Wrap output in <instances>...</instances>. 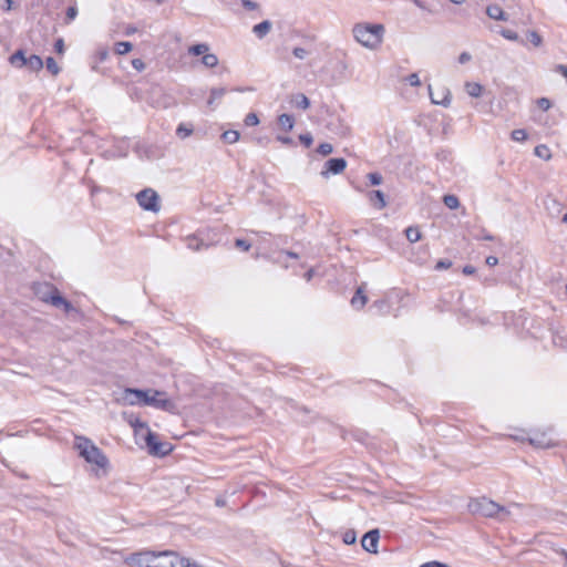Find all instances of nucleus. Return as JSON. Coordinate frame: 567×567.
Segmentation results:
<instances>
[{
  "label": "nucleus",
  "instance_id": "29",
  "mask_svg": "<svg viewBox=\"0 0 567 567\" xmlns=\"http://www.w3.org/2000/svg\"><path fill=\"white\" fill-rule=\"evenodd\" d=\"M187 247L194 251L199 250L202 247L206 246L204 241L199 238H197L195 235L188 236L186 238Z\"/></svg>",
  "mask_w": 567,
  "mask_h": 567
},
{
  "label": "nucleus",
  "instance_id": "53",
  "mask_svg": "<svg viewBox=\"0 0 567 567\" xmlns=\"http://www.w3.org/2000/svg\"><path fill=\"white\" fill-rule=\"evenodd\" d=\"M277 141H279L280 143H282L285 145H290V146L296 145L295 141L291 137H289V136L278 135L277 136Z\"/></svg>",
  "mask_w": 567,
  "mask_h": 567
},
{
  "label": "nucleus",
  "instance_id": "31",
  "mask_svg": "<svg viewBox=\"0 0 567 567\" xmlns=\"http://www.w3.org/2000/svg\"><path fill=\"white\" fill-rule=\"evenodd\" d=\"M405 236L410 243H416L421 238V233L417 227L410 226L405 229Z\"/></svg>",
  "mask_w": 567,
  "mask_h": 567
},
{
  "label": "nucleus",
  "instance_id": "5",
  "mask_svg": "<svg viewBox=\"0 0 567 567\" xmlns=\"http://www.w3.org/2000/svg\"><path fill=\"white\" fill-rule=\"evenodd\" d=\"M144 405L166 412H174L176 409V404L168 399L165 391L155 389H144Z\"/></svg>",
  "mask_w": 567,
  "mask_h": 567
},
{
  "label": "nucleus",
  "instance_id": "8",
  "mask_svg": "<svg viewBox=\"0 0 567 567\" xmlns=\"http://www.w3.org/2000/svg\"><path fill=\"white\" fill-rule=\"evenodd\" d=\"M115 401L121 404H137L142 402V390L140 389H125L120 392H115Z\"/></svg>",
  "mask_w": 567,
  "mask_h": 567
},
{
  "label": "nucleus",
  "instance_id": "44",
  "mask_svg": "<svg viewBox=\"0 0 567 567\" xmlns=\"http://www.w3.org/2000/svg\"><path fill=\"white\" fill-rule=\"evenodd\" d=\"M225 93H226V89L225 87H213L210 90V95L215 100L221 99L225 95Z\"/></svg>",
  "mask_w": 567,
  "mask_h": 567
},
{
  "label": "nucleus",
  "instance_id": "36",
  "mask_svg": "<svg viewBox=\"0 0 567 567\" xmlns=\"http://www.w3.org/2000/svg\"><path fill=\"white\" fill-rule=\"evenodd\" d=\"M45 65L48 71H50L53 75H56L60 72V68L53 58H48L45 61Z\"/></svg>",
  "mask_w": 567,
  "mask_h": 567
},
{
  "label": "nucleus",
  "instance_id": "14",
  "mask_svg": "<svg viewBox=\"0 0 567 567\" xmlns=\"http://www.w3.org/2000/svg\"><path fill=\"white\" fill-rule=\"evenodd\" d=\"M427 89H429L431 102L433 104L442 105L444 107H447L451 104L452 94H451L450 90L444 89V90H442V92L440 94H437L435 96L434 93L432 92V86L430 84H429Z\"/></svg>",
  "mask_w": 567,
  "mask_h": 567
},
{
  "label": "nucleus",
  "instance_id": "23",
  "mask_svg": "<svg viewBox=\"0 0 567 567\" xmlns=\"http://www.w3.org/2000/svg\"><path fill=\"white\" fill-rule=\"evenodd\" d=\"M28 58L24 55L22 50H18L10 56V63L16 68H22L27 65Z\"/></svg>",
  "mask_w": 567,
  "mask_h": 567
},
{
  "label": "nucleus",
  "instance_id": "27",
  "mask_svg": "<svg viewBox=\"0 0 567 567\" xmlns=\"http://www.w3.org/2000/svg\"><path fill=\"white\" fill-rule=\"evenodd\" d=\"M239 137H240V134H239V132H238V131H236V130H228V131H225V132L221 134V136H220V138H221L225 143H227V144H234V143H236V142L239 140Z\"/></svg>",
  "mask_w": 567,
  "mask_h": 567
},
{
  "label": "nucleus",
  "instance_id": "2",
  "mask_svg": "<svg viewBox=\"0 0 567 567\" xmlns=\"http://www.w3.org/2000/svg\"><path fill=\"white\" fill-rule=\"evenodd\" d=\"M468 509L473 514H480L484 517H498L502 520L509 515V511L506 507L486 497L471 499Z\"/></svg>",
  "mask_w": 567,
  "mask_h": 567
},
{
  "label": "nucleus",
  "instance_id": "18",
  "mask_svg": "<svg viewBox=\"0 0 567 567\" xmlns=\"http://www.w3.org/2000/svg\"><path fill=\"white\" fill-rule=\"evenodd\" d=\"M50 290H58L48 284H39L34 287V292L40 300L50 303Z\"/></svg>",
  "mask_w": 567,
  "mask_h": 567
},
{
  "label": "nucleus",
  "instance_id": "30",
  "mask_svg": "<svg viewBox=\"0 0 567 567\" xmlns=\"http://www.w3.org/2000/svg\"><path fill=\"white\" fill-rule=\"evenodd\" d=\"M293 102L297 107L307 110L310 106L309 99L303 93H298L293 96Z\"/></svg>",
  "mask_w": 567,
  "mask_h": 567
},
{
  "label": "nucleus",
  "instance_id": "19",
  "mask_svg": "<svg viewBox=\"0 0 567 567\" xmlns=\"http://www.w3.org/2000/svg\"><path fill=\"white\" fill-rule=\"evenodd\" d=\"M369 200L378 209H382L386 206L385 195L382 190H371L369 193Z\"/></svg>",
  "mask_w": 567,
  "mask_h": 567
},
{
  "label": "nucleus",
  "instance_id": "11",
  "mask_svg": "<svg viewBox=\"0 0 567 567\" xmlns=\"http://www.w3.org/2000/svg\"><path fill=\"white\" fill-rule=\"evenodd\" d=\"M380 539V532L379 529H371L368 533H365L361 539V545L364 550L375 554L378 553V544Z\"/></svg>",
  "mask_w": 567,
  "mask_h": 567
},
{
  "label": "nucleus",
  "instance_id": "42",
  "mask_svg": "<svg viewBox=\"0 0 567 567\" xmlns=\"http://www.w3.org/2000/svg\"><path fill=\"white\" fill-rule=\"evenodd\" d=\"M501 34L507 39V40H511V41H518L519 40V37L518 34L513 31V30H509V29H503L501 30Z\"/></svg>",
  "mask_w": 567,
  "mask_h": 567
},
{
  "label": "nucleus",
  "instance_id": "16",
  "mask_svg": "<svg viewBox=\"0 0 567 567\" xmlns=\"http://www.w3.org/2000/svg\"><path fill=\"white\" fill-rule=\"evenodd\" d=\"M486 14L497 21H507L508 16L506 12L503 11V9L498 4H489L486 8Z\"/></svg>",
  "mask_w": 567,
  "mask_h": 567
},
{
  "label": "nucleus",
  "instance_id": "46",
  "mask_svg": "<svg viewBox=\"0 0 567 567\" xmlns=\"http://www.w3.org/2000/svg\"><path fill=\"white\" fill-rule=\"evenodd\" d=\"M235 246L239 249H243L244 251H248L251 247L250 243L239 238L235 240Z\"/></svg>",
  "mask_w": 567,
  "mask_h": 567
},
{
  "label": "nucleus",
  "instance_id": "1",
  "mask_svg": "<svg viewBox=\"0 0 567 567\" xmlns=\"http://www.w3.org/2000/svg\"><path fill=\"white\" fill-rule=\"evenodd\" d=\"M352 33L360 44L369 49H375L382 42L384 27L382 24L357 23Z\"/></svg>",
  "mask_w": 567,
  "mask_h": 567
},
{
  "label": "nucleus",
  "instance_id": "4",
  "mask_svg": "<svg viewBox=\"0 0 567 567\" xmlns=\"http://www.w3.org/2000/svg\"><path fill=\"white\" fill-rule=\"evenodd\" d=\"M144 430L147 431L144 443L150 455L162 458L173 452L174 446L167 441H161L159 435L151 431L146 422H144Z\"/></svg>",
  "mask_w": 567,
  "mask_h": 567
},
{
  "label": "nucleus",
  "instance_id": "59",
  "mask_svg": "<svg viewBox=\"0 0 567 567\" xmlns=\"http://www.w3.org/2000/svg\"><path fill=\"white\" fill-rule=\"evenodd\" d=\"M462 271H463L464 275L470 276V275L475 274L476 269L472 265H466V266L463 267Z\"/></svg>",
  "mask_w": 567,
  "mask_h": 567
},
{
  "label": "nucleus",
  "instance_id": "12",
  "mask_svg": "<svg viewBox=\"0 0 567 567\" xmlns=\"http://www.w3.org/2000/svg\"><path fill=\"white\" fill-rule=\"evenodd\" d=\"M50 303L56 308H62L66 313L74 309L71 302L63 298L58 290H50Z\"/></svg>",
  "mask_w": 567,
  "mask_h": 567
},
{
  "label": "nucleus",
  "instance_id": "49",
  "mask_svg": "<svg viewBox=\"0 0 567 567\" xmlns=\"http://www.w3.org/2000/svg\"><path fill=\"white\" fill-rule=\"evenodd\" d=\"M292 54H293L297 59L302 60V59H305V58L307 56L308 52H307V50H305L303 48H299V47H297V48H295V49L292 50Z\"/></svg>",
  "mask_w": 567,
  "mask_h": 567
},
{
  "label": "nucleus",
  "instance_id": "55",
  "mask_svg": "<svg viewBox=\"0 0 567 567\" xmlns=\"http://www.w3.org/2000/svg\"><path fill=\"white\" fill-rule=\"evenodd\" d=\"M472 56L468 52H462L460 55H458V62L461 64H465L467 63L468 61H471Z\"/></svg>",
  "mask_w": 567,
  "mask_h": 567
},
{
  "label": "nucleus",
  "instance_id": "21",
  "mask_svg": "<svg viewBox=\"0 0 567 567\" xmlns=\"http://www.w3.org/2000/svg\"><path fill=\"white\" fill-rule=\"evenodd\" d=\"M123 419L130 424V426L134 430L135 436L138 433V429L142 427V422L138 415H134L133 413L123 412Z\"/></svg>",
  "mask_w": 567,
  "mask_h": 567
},
{
  "label": "nucleus",
  "instance_id": "57",
  "mask_svg": "<svg viewBox=\"0 0 567 567\" xmlns=\"http://www.w3.org/2000/svg\"><path fill=\"white\" fill-rule=\"evenodd\" d=\"M54 49L58 53H63L64 51V42L62 39H58L55 44H54Z\"/></svg>",
  "mask_w": 567,
  "mask_h": 567
},
{
  "label": "nucleus",
  "instance_id": "15",
  "mask_svg": "<svg viewBox=\"0 0 567 567\" xmlns=\"http://www.w3.org/2000/svg\"><path fill=\"white\" fill-rule=\"evenodd\" d=\"M544 206L551 217L558 216L563 210V205L551 195L545 197Z\"/></svg>",
  "mask_w": 567,
  "mask_h": 567
},
{
  "label": "nucleus",
  "instance_id": "51",
  "mask_svg": "<svg viewBox=\"0 0 567 567\" xmlns=\"http://www.w3.org/2000/svg\"><path fill=\"white\" fill-rule=\"evenodd\" d=\"M78 16V9L76 7H69L66 10V20L68 22L74 20Z\"/></svg>",
  "mask_w": 567,
  "mask_h": 567
},
{
  "label": "nucleus",
  "instance_id": "54",
  "mask_svg": "<svg viewBox=\"0 0 567 567\" xmlns=\"http://www.w3.org/2000/svg\"><path fill=\"white\" fill-rule=\"evenodd\" d=\"M175 567H197V565L195 563L189 561V559L181 557V563L176 564Z\"/></svg>",
  "mask_w": 567,
  "mask_h": 567
},
{
  "label": "nucleus",
  "instance_id": "28",
  "mask_svg": "<svg viewBox=\"0 0 567 567\" xmlns=\"http://www.w3.org/2000/svg\"><path fill=\"white\" fill-rule=\"evenodd\" d=\"M534 154L544 161H549L551 158L550 150L544 144L537 145L534 150Z\"/></svg>",
  "mask_w": 567,
  "mask_h": 567
},
{
  "label": "nucleus",
  "instance_id": "40",
  "mask_svg": "<svg viewBox=\"0 0 567 567\" xmlns=\"http://www.w3.org/2000/svg\"><path fill=\"white\" fill-rule=\"evenodd\" d=\"M357 540V535H355V532L354 530H347L344 534H343V543L347 544V545H352L354 544Z\"/></svg>",
  "mask_w": 567,
  "mask_h": 567
},
{
  "label": "nucleus",
  "instance_id": "13",
  "mask_svg": "<svg viewBox=\"0 0 567 567\" xmlns=\"http://www.w3.org/2000/svg\"><path fill=\"white\" fill-rule=\"evenodd\" d=\"M50 303L56 308H62L66 313L74 309L71 302L63 298L58 290H50Z\"/></svg>",
  "mask_w": 567,
  "mask_h": 567
},
{
  "label": "nucleus",
  "instance_id": "38",
  "mask_svg": "<svg viewBox=\"0 0 567 567\" xmlns=\"http://www.w3.org/2000/svg\"><path fill=\"white\" fill-rule=\"evenodd\" d=\"M529 41L534 44V47H539L543 43V39L536 31H529L527 34Z\"/></svg>",
  "mask_w": 567,
  "mask_h": 567
},
{
  "label": "nucleus",
  "instance_id": "48",
  "mask_svg": "<svg viewBox=\"0 0 567 567\" xmlns=\"http://www.w3.org/2000/svg\"><path fill=\"white\" fill-rule=\"evenodd\" d=\"M537 105L543 111H547L551 106V103H550V101L548 99L540 97V99L537 100Z\"/></svg>",
  "mask_w": 567,
  "mask_h": 567
},
{
  "label": "nucleus",
  "instance_id": "3",
  "mask_svg": "<svg viewBox=\"0 0 567 567\" xmlns=\"http://www.w3.org/2000/svg\"><path fill=\"white\" fill-rule=\"evenodd\" d=\"M75 447L87 463L95 464L99 468L103 470L107 466V457L90 440L76 437Z\"/></svg>",
  "mask_w": 567,
  "mask_h": 567
},
{
  "label": "nucleus",
  "instance_id": "20",
  "mask_svg": "<svg viewBox=\"0 0 567 567\" xmlns=\"http://www.w3.org/2000/svg\"><path fill=\"white\" fill-rule=\"evenodd\" d=\"M272 24L269 20H264L260 23L254 25L252 32L257 38L262 39L269 33Z\"/></svg>",
  "mask_w": 567,
  "mask_h": 567
},
{
  "label": "nucleus",
  "instance_id": "43",
  "mask_svg": "<svg viewBox=\"0 0 567 567\" xmlns=\"http://www.w3.org/2000/svg\"><path fill=\"white\" fill-rule=\"evenodd\" d=\"M405 80L411 86H420L421 85V81H420L417 73L409 74Z\"/></svg>",
  "mask_w": 567,
  "mask_h": 567
},
{
  "label": "nucleus",
  "instance_id": "64",
  "mask_svg": "<svg viewBox=\"0 0 567 567\" xmlns=\"http://www.w3.org/2000/svg\"><path fill=\"white\" fill-rule=\"evenodd\" d=\"M480 238L483 240H494L495 239V237L493 235L485 233V231L483 233V235Z\"/></svg>",
  "mask_w": 567,
  "mask_h": 567
},
{
  "label": "nucleus",
  "instance_id": "32",
  "mask_svg": "<svg viewBox=\"0 0 567 567\" xmlns=\"http://www.w3.org/2000/svg\"><path fill=\"white\" fill-rule=\"evenodd\" d=\"M443 203L450 209H456L460 207L458 198L452 194L444 195Z\"/></svg>",
  "mask_w": 567,
  "mask_h": 567
},
{
  "label": "nucleus",
  "instance_id": "52",
  "mask_svg": "<svg viewBox=\"0 0 567 567\" xmlns=\"http://www.w3.org/2000/svg\"><path fill=\"white\" fill-rule=\"evenodd\" d=\"M420 567H450V566L442 561L432 560V561L422 564Z\"/></svg>",
  "mask_w": 567,
  "mask_h": 567
},
{
  "label": "nucleus",
  "instance_id": "63",
  "mask_svg": "<svg viewBox=\"0 0 567 567\" xmlns=\"http://www.w3.org/2000/svg\"><path fill=\"white\" fill-rule=\"evenodd\" d=\"M215 504H216V506H218V507H223V506H225V505H226V499H225V498H223V497H217V498L215 499Z\"/></svg>",
  "mask_w": 567,
  "mask_h": 567
},
{
  "label": "nucleus",
  "instance_id": "25",
  "mask_svg": "<svg viewBox=\"0 0 567 567\" xmlns=\"http://www.w3.org/2000/svg\"><path fill=\"white\" fill-rule=\"evenodd\" d=\"M465 90L470 96L480 97L483 92V86L476 82H466Z\"/></svg>",
  "mask_w": 567,
  "mask_h": 567
},
{
  "label": "nucleus",
  "instance_id": "6",
  "mask_svg": "<svg viewBox=\"0 0 567 567\" xmlns=\"http://www.w3.org/2000/svg\"><path fill=\"white\" fill-rule=\"evenodd\" d=\"M144 563H146V567H175L181 563V557L171 550L161 553L144 550Z\"/></svg>",
  "mask_w": 567,
  "mask_h": 567
},
{
  "label": "nucleus",
  "instance_id": "34",
  "mask_svg": "<svg viewBox=\"0 0 567 567\" xmlns=\"http://www.w3.org/2000/svg\"><path fill=\"white\" fill-rule=\"evenodd\" d=\"M133 45L128 41H122L115 43V52L117 54H125L128 53L132 50Z\"/></svg>",
  "mask_w": 567,
  "mask_h": 567
},
{
  "label": "nucleus",
  "instance_id": "22",
  "mask_svg": "<svg viewBox=\"0 0 567 567\" xmlns=\"http://www.w3.org/2000/svg\"><path fill=\"white\" fill-rule=\"evenodd\" d=\"M368 301V298L367 296L364 295L363 292V286H360L354 296L352 297L351 299V305L354 307V308H362Z\"/></svg>",
  "mask_w": 567,
  "mask_h": 567
},
{
  "label": "nucleus",
  "instance_id": "37",
  "mask_svg": "<svg viewBox=\"0 0 567 567\" xmlns=\"http://www.w3.org/2000/svg\"><path fill=\"white\" fill-rule=\"evenodd\" d=\"M511 136H512V140H514L516 142H523L527 138V133L523 128H517L512 132Z\"/></svg>",
  "mask_w": 567,
  "mask_h": 567
},
{
  "label": "nucleus",
  "instance_id": "41",
  "mask_svg": "<svg viewBox=\"0 0 567 567\" xmlns=\"http://www.w3.org/2000/svg\"><path fill=\"white\" fill-rule=\"evenodd\" d=\"M369 182L371 183V185H380L382 183V175L378 172H373V173H369L367 175Z\"/></svg>",
  "mask_w": 567,
  "mask_h": 567
},
{
  "label": "nucleus",
  "instance_id": "17",
  "mask_svg": "<svg viewBox=\"0 0 567 567\" xmlns=\"http://www.w3.org/2000/svg\"><path fill=\"white\" fill-rule=\"evenodd\" d=\"M529 443L536 447L547 449L554 445V442L545 433H535L529 437Z\"/></svg>",
  "mask_w": 567,
  "mask_h": 567
},
{
  "label": "nucleus",
  "instance_id": "45",
  "mask_svg": "<svg viewBox=\"0 0 567 567\" xmlns=\"http://www.w3.org/2000/svg\"><path fill=\"white\" fill-rule=\"evenodd\" d=\"M299 141L301 144H303L306 147H310L312 142H313V138H312V135L310 133H306V134H301L299 136Z\"/></svg>",
  "mask_w": 567,
  "mask_h": 567
},
{
  "label": "nucleus",
  "instance_id": "10",
  "mask_svg": "<svg viewBox=\"0 0 567 567\" xmlns=\"http://www.w3.org/2000/svg\"><path fill=\"white\" fill-rule=\"evenodd\" d=\"M161 197L153 188H144V210L158 213L161 210Z\"/></svg>",
  "mask_w": 567,
  "mask_h": 567
},
{
  "label": "nucleus",
  "instance_id": "26",
  "mask_svg": "<svg viewBox=\"0 0 567 567\" xmlns=\"http://www.w3.org/2000/svg\"><path fill=\"white\" fill-rule=\"evenodd\" d=\"M25 66L30 71H39L43 68V61L39 55L32 54L28 58Z\"/></svg>",
  "mask_w": 567,
  "mask_h": 567
},
{
  "label": "nucleus",
  "instance_id": "50",
  "mask_svg": "<svg viewBox=\"0 0 567 567\" xmlns=\"http://www.w3.org/2000/svg\"><path fill=\"white\" fill-rule=\"evenodd\" d=\"M241 4L246 10H256L259 8V4L251 0H241Z\"/></svg>",
  "mask_w": 567,
  "mask_h": 567
},
{
  "label": "nucleus",
  "instance_id": "33",
  "mask_svg": "<svg viewBox=\"0 0 567 567\" xmlns=\"http://www.w3.org/2000/svg\"><path fill=\"white\" fill-rule=\"evenodd\" d=\"M192 133H193V127L187 126L183 123L179 124L178 127L176 128V135L182 140L188 137Z\"/></svg>",
  "mask_w": 567,
  "mask_h": 567
},
{
  "label": "nucleus",
  "instance_id": "39",
  "mask_svg": "<svg viewBox=\"0 0 567 567\" xmlns=\"http://www.w3.org/2000/svg\"><path fill=\"white\" fill-rule=\"evenodd\" d=\"M244 122L247 126H255L259 124V118L256 113L251 112L246 115Z\"/></svg>",
  "mask_w": 567,
  "mask_h": 567
},
{
  "label": "nucleus",
  "instance_id": "35",
  "mask_svg": "<svg viewBox=\"0 0 567 567\" xmlns=\"http://www.w3.org/2000/svg\"><path fill=\"white\" fill-rule=\"evenodd\" d=\"M317 152L322 156H327L333 152V146L330 143H321L317 147Z\"/></svg>",
  "mask_w": 567,
  "mask_h": 567
},
{
  "label": "nucleus",
  "instance_id": "24",
  "mask_svg": "<svg viewBox=\"0 0 567 567\" xmlns=\"http://www.w3.org/2000/svg\"><path fill=\"white\" fill-rule=\"evenodd\" d=\"M278 124L284 128L285 131L289 132L293 128L295 118L290 114H281L278 117Z\"/></svg>",
  "mask_w": 567,
  "mask_h": 567
},
{
  "label": "nucleus",
  "instance_id": "9",
  "mask_svg": "<svg viewBox=\"0 0 567 567\" xmlns=\"http://www.w3.org/2000/svg\"><path fill=\"white\" fill-rule=\"evenodd\" d=\"M347 167V161L343 157L329 158L321 171V176L329 177L342 173Z\"/></svg>",
  "mask_w": 567,
  "mask_h": 567
},
{
  "label": "nucleus",
  "instance_id": "58",
  "mask_svg": "<svg viewBox=\"0 0 567 567\" xmlns=\"http://www.w3.org/2000/svg\"><path fill=\"white\" fill-rule=\"evenodd\" d=\"M486 265H488L489 267H494L498 264V258L495 257V256H488L485 260Z\"/></svg>",
  "mask_w": 567,
  "mask_h": 567
},
{
  "label": "nucleus",
  "instance_id": "62",
  "mask_svg": "<svg viewBox=\"0 0 567 567\" xmlns=\"http://www.w3.org/2000/svg\"><path fill=\"white\" fill-rule=\"evenodd\" d=\"M132 64L136 70H142V59H134L132 61Z\"/></svg>",
  "mask_w": 567,
  "mask_h": 567
},
{
  "label": "nucleus",
  "instance_id": "60",
  "mask_svg": "<svg viewBox=\"0 0 567 567\" xmlns=\"http://www.w3.org/2000/svg\"><path fill=\"white\" fill-rule=\"evenodd\" d=\"M2 1H3L2 8L7 11H10L13 7V1L12 0H2Z\"/></svg>",
  "mask_w": 567,
  "mask_h": 567
},
{
  "label": "nucleus",
  "instance_id": "61",
  "mask_svg": "<svg viewBox=\"0 0 567 567\" xmlns=\"http://www.w3.org/2000/svg\"><path fill=\"white\" fill-rule=\"evenodd\" d=\"M315 276V269L313 268H310L306 274H305V279L307 281H310L312 279V277Z\"/></svg>",
  "mask_w": 567,
  "mask_h": 567
},
{
  "label": "nucleus",
  "instance_id": "7",
  "mask_svg": "<svg viewBox=\"0 0 567 567\" xmlns=\"http://www.w3.org/2000/svg\"><path fill=\"white\" fill-rule=\"evenodd\" d=\"M209 45L207 43H197L188 47L187 52L189 55H202V64L208 69L215 68L218 64V58L214 53H209Z\"/></svg>",
  "mask_w": 567,
  "mask_h": 567
},
{
  "label": "nucleus",
  "instance_id": "47",
  "mask_svg": "<svg viewBox=\"0 0 567 567\" xmlns=\"http://www.w3.org/2000/svg\"><path fill=\"white\" fill-rule=\"evenodd\" d=\"M452 266V261L449 259H441L436 262L435 269L436 270H443L449 269Z\"/></svg>",
  "mask_w": 567,
  "mask_h": 567
},
{
  "label": "nucleus",
  "instance_id": "56",
  "mask_svg": "<svg viewBox=\"0 0 567 567\" xmlns=\"http://www.w3.org/2000/svg\"><path fill=\"white\" fill-rule=\"evenodd\" d=\"M555 71L560 73L563 76L567 79V65L566 64H557L555 66Z\"/></svg>",
  "mask_w": 567,
  "mask_h": 567
}]
</instances>
